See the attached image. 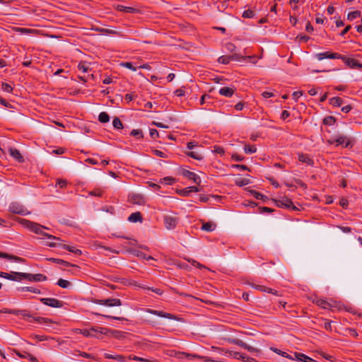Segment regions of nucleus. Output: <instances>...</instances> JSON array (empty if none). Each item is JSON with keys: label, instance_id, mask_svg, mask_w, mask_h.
<instances>
[{"label": "nucleus", "instance_id": "obj_1", "mask_svg": "<svg viewBox=\"0 0 362 362\" xmlns=\"http://www.w3.org/2000/svg\"><path fill=\"white\" fill-rule=\"evenodd\" d=\"M19 223L23 225L25 228H28L32 232L36 233L42 235L45 237H47L49 240H55V241H59V238L57 237H55L52 235H49L45 232H43V229H48L47 227H45L37 223L32 222L29 220L21 218L19 220Z\"/></svg>", "mask_w": 362, "mask_h": 362}, {"label": "nucleus", "instance_id": "obj_2", "mask_svg": "<svg viewBox=\"0 0 362 362\" xmlns=\"http://www.w3.org/2000/svg\"><path fill=\"white\" fill-rule=\"evenodd\" d=\"M163 221L167 230H173L177 227L180 218L175 214L173 213L164 216Z\"/></svg>", "mask_w": 362, "mask_h": 362}, {"label": "nucleus", "instance_id": "obj_3", "mask_svg": "<svg viewBox=\"0 0 362 362\" xmlns=\"http://www.w3.org/2000/svg\"><path fill=\"white\" fill-rule=\"evenodd\" d=\"M18 276V279H27L30 281H43L47 280V276L42 274H32L22 272H13Z\"/></svg>", "mask_w": 362, "mask_h": 362}, {"label": "nucleus", "instance_id": "obj_4", "mask_svg": "<svg viewBox=\"0 0 362 362\" xmlns=\"http://www.w3.org/2000/svg\"><path fill=\"white\" fill-rule=\"evenodd\" d=\"M90 301L95 304L105 305L107 307H117V306L122 305V301L119 298H107V299L92 298Z\"/></svg>", "mask_w": 362, "mask_h": 362}, {"label": "nucleus", "instance_id": "obj_5", "mask_svg": "<svg viewBox=\"0 0 362 362\" xmlns=\"http://www.w3.org/2000/svg\"><path fill=\"white\" fill-rule=\"evenodd\" d=\"M9 211L13 214H17L23 216L29 214L30 212L28 209L19 203H12L9 206Z\"/></svg>", "mask_w": 362, "mask_h": 362}, {"label": "nucleus", "instance_id": "obj_6", "mask_svg": "<svg viewBox=\"0 0 362 362\" xmlns=\"http://www.w3.org/2000/svg\"><path fill=\"white\" fill-rule=\"evenodd\" d=\"M177 357L180 358H186L187 360H193L194 358H202L204 360V362H221L219 361L214 360L209 357L200 356L196 354H190L185 352L179 353Z\"/></svg>", "mask_w": 362, "mask_h": 362}, {"label": "nucleus", "instance_id": "obj_7", "mask_svg": "<svg viewBox=\"0 0 362 362\" xmlns=\"http://www.w3.org/2000/svg\"><path fill=\"white\" fill-rule=\"evenodd\" d=\"M129 202L132 204L145 205L146 203V198L141 194H132L129 196Z\"/></svg>", "mask_w": 362, "mask_h": 362}, {"label": "nucleus", "instance_id": "obj_8", "mask_svg": "<svg viewBox=\"0 0 362 362\" xmlns=\"http://www.w3.org/2000/svg\"><path fill=\"white\" fill-rule=\"evenodd\" d=\"M276 205L279 207H285L293 210H297L298 209L293 205L292 201L288 197H284L276 201Z\"/></svg>", "mask_w": 362, "mask_h": 362}, {"label": "nucleus", "instance_id": "obj_9", "mask_svg": "<svg viewBox=\"0 0 362 362\" xmlns=\"http://www.w3.org/2000/svg\"><path fill=\"white\" fill-rule=\"evenodd\" d=\"M40 301L44 305L52 308H61L62 306V302L54 298H40Z\"/></svg>", "mask_w": 362, "mask_h": 362}, {"label": "nucleus", "instance_id": "obj_10", "mask_svg": "<svg viewBox=\"0 0 362 362\" xmlns=\"http://www.w3.org/2000/svg\"><path fill=\"white\" fill-rule=\"evenodd\" d=\"M344 61V62L349 66L351 69L362 68V64L359 63L357 60L353 58H349L341 55V58H339Z\"/></svg>", "mask_w": 362, "mask_h": 362}, {"label": "nucleus", "instance_id": "obj_11", "mask_svg": "<svg viewBox=\"0 0 362 362\" xmlns=\"http://www.w3.org/2000/svg\"><path fill=\"white\" fill-rule=\"evenodd\" d=\"M315 57L319 61H321L324 59H339V58H341V55L338 53H332V52H325L316 54Z\"/></svg>", "mask_w": 362, "mask_h": 362}, {"label": "nucleus", "instance_id": "obj_12", "mask_svg": "<svg viewBox=\"0 0 362 362\" xmlns=\"http://www.w3.org/2000/svg\"><path fill=\"white\" fill-rule=\"evenodd\" d=\"M146 312L148 313L157 315L158 317H165V318H168V319H170V320H177V317L175 315H172L170 313H165L163 311H159V310H156L147 309Z\"/></svg>", "mask_w": 362, "mask_h": 362}, {"label": "nucleus", "instance_id": "obj_13", "mask_svg": "<svg viewBox=\"0 0 362 362\" xmlns=\"http://www.w3.org/2000/svg\"><path fill=\"white\" fill-rule=\"evenodd\" d=\"M92 329H94L93 334L95 336L93 337L100 339L103 335H109L110 329L103 327H93Z\"/></svg>", "mask_w": 362, "mask_h": 362}, {"label": "nucleus", "instance_id": "obj_14", "mask_svg": "<svg viewBox=\"0 0 362 362\" xmlns=\"http://www.w3.org/2000/svg\"><path fill=\"white\" fill-rule=\"evenodd\" d=\"M294 358H295V359L293 361H297L316 362V361H315L312 358H310L302 353L295 352Z\"/></svg>", "mask_w": 362, "mask_h": 362}, {"label": "nucleus", "instance_id": "obj_15", "mask_svg": "<svg viewBox=\"0 0 362 362\" xmlns=\"http://www.w3.org/2000/svg\"><path fill=\"white\" fill-rule=\"evenodd\" d=\"M1 313H6V314H13V315H21L24 317H28L29 315L26 313L25 310H11L8 308H4L0 310Z\"/></svg>", "mask_w": 362, "mask_h": 362}, {"label": "nucleus", "instance_id": "obj_16", "mask_svg": "<svg viewBox=\"0 0 362 362\" xmlns=\"http://www.w3.org/2000/svg\"><path fill=\"white\" fill-rule=\"evenodd\" d=\"M184 175L187 177L188 179L192 180L196 184L199 185L201 182L200 177L193 172L186 170L184 173Z\"/></svg>", "mask_w": 362, "mask_h": 362}, {"label": "nucleus", "instance_id": "obj_17", "mask_svg": "<svg viewBox=\"0 0 362 362\" xmlns=\"http://www.w3.org/2000/svg\"><path fill=\"white\" fill-rule=\"evenodd\" d=\"M9 153L10 155L18 162L22 163L24 161L23 157L18 149L11 148H9Z\"/></svg>", "mask_w": 362, "mask_h": 362}, {"label": "nucleus", "instance_id": "obj_18", "mask_svg": "<svg viewBox=\"0 0 362 362\" xmlns=\"http://www.w3.org/2000/svg\"><path fill=\"white\" fill-rule=\"evenodd\" d=\"M272 350L274 352L276 353L277 354H279L283 357L287 358L292 361H293L295 359V358H294L295 352H291L290 354H288V353L283 351L279 349H272Z\"/></svg>", "mask_w": 362, "mask_h": 362}, {"label": "nucleus", "instance_id": "obj_19", "mask_svg": "<svg viewBox=\"0 0 362 362\" xmlns=\"http://www.w3.org/2000/svg\"><path fill=\"white\" fill-rule=\"evenodd\" d=\"M335 143L337 146L344 144V146L347 147L350 144V141L347 136L343 135L339 136L337 139H335Z\"/></svg>", "mask_w": 362, "mask_h": 362}, {"label": "nucleus", "instance_id": "obj_20", "mask_svg": "<svg viewBox=\"0 0 362 362\" xmlns=\"http://www.w3.org/2000/svg\"><path fill=\"white\" fill-rule=\"evenodd\" d=\"M234 88L230 87H223L220 88L219 93L226 97H231L234 93Z\"/></svg>", "mask_w": 362, "mask_h": 362}, {"label": "nucleus", "instance_id": "obj_21", "mask_svg": "<svg viewBox=\"0 0 362 362\" xmlns=\"http://www.w3.org/2000/svg\"><path fill=\"white\" fill-rule=\"evenodd\" d=\"M0 258H5V259H8L9 260H14L15 262H23V259L19 257L11 255L8 253H5V252H0Z\"/></svg>", "mask_w": 362, "mask_h": 362}, {"label": "nucleus", "instance_id": "obj_22", "mask_svg": "<svg viewBox=\"0 0 362 362\" xmlns=\"http://www.w3.org/2000/svg\"><path fill=\"white\" fill-rule=\"evenodd\" d=\"M128 221L132 223L141 222L142 215L140 212L132 213L129 217Z\"/></svg>", "mask_w": 362, "mask_h": 362}, {"label": "nucleus", "instance_id": "obj_23", "mask_svg": "<svg viewBox=\"0 0 362 362\" xmlns=\"http://www.w3.org/2000/svg\"><path fill=\"white\" fill-rule=\"evenodd\" d=\"M299 161L306 163L309 165H313V160L307 154L300 153L298 155Z\"/></svg>", "mask_w": 362, "mask_h": 362}, {"label": "nucleus", "instance_id": "obj_24", "mask_svg": "<svg viewBox=\"0 0 362 362\" xmlns=\"http://www.w3.org/2000/svg\"><path fill=\"white\" fill-rule=\"evenodd\" d=\"M216 225L211 221L204 223L202 226V230L207 232H211L215 230Z\"/></svg>", "mask_w": 362, "mask_h": 362}, {"label": "nucleus", "instance_id": "obj_25", "mask_svg": "<svg viewBox=\"0 0 362 362\" xmlns=\"http://www.w3.org/2000/svg\"><path fill=\"white\" fill-rule=\"evenodd\" d=\"M329 308H327L328 310H340L341 308V304L340 302H338L337 300H328Z\"/></svg>", "mask_w": 362, "mask_h": 362}, {"label": "nucleus", "instance_id": "obj_26", "mask_svg": "<svg viewBox=\"0 0 362 362\" xmlns=\"http://www.w3.org/2000/svg\"><path fill=\"white\" fill-rule=\"evenodd\" d=\"M116 9L119 11H124L126 13H135L137 11L136 8H134L133 7L124 6L122 5H117L116 6Z\"/></svg>", "mask_w": 362, "mask_h": 362}, {"label": "nucleus", "instance_id": "obj_27", "mask_svg": "<svg viewBox=\"0 0 362 362\" xmlns=\"http://www.w3.org/2000/svg\"><path fill=\"white\" fill-rule=\"evenodd\" d=\"M251 286L253 287L254 288L259 290L261 291L271 293H274V294H276V291H274L273 289H272L270 288H267V287H266L264 286L255 285L254 284H252Z\"/></svg>", "mask_w": 362, "mask_h": 362}, {"label": "nucleus", "instance_id": "obj_28", "mask_svg": "<svg viewBox=\"0 0 362 362\" xmlns=\"http://www.w3.org/2000/svg\"><path fill=\"white\" fill-rule=\"evenodd\" d=\"M314 302L315 303V304L317 305H318L319 307H320L323 309H327V308H329V304L328 303V300H327L317 298L314 300Z\"/></svg>", "mask_w": 362, "mask_h": 362}, {"label": "nucleus", "instance_id": "obj_29", "mask_svg": "<svg viewBox=\"0 0 362 362\" xmlns=\"http://www.w3.org/2000/svg\"><path fill=\"white\" fill-rule=\"evenodd\" d=\"M235 55L221 56L218 58V62L221 64H228L231 60L235 59Z\"/></svg>", "mask_w": 362, "mask_h": 362}, {"label": "nucleus", "instance_id": "obj_30", "mask_svg": "<svg viewBox=\"0 0 362 362\" xmlns=\"http://www.w3.org/2000/svg\"><path fill=\"white\" fill-rule=\"evenodd\" d=\"M108 336L114 337L115 339H121V338H122L124 337V332H122L121 331L115 330V329H110V332H109V335Z\"/></svg>", "mask_w": 362, "mask_h": 362}, {"label": "nucleus", "instance_id": "obj_31", "mask_svg": "<svg viewBox=\"0 0 362 362\" xmlns=\"http://www.w3.org/2000/svg\"><path fill=\"white\" fill-rule=\"evenodd\" d=\"M61 247L64 249L67 250L68 251L74 253L76 255H80L81 254V251L78 249H76L74 246L67 245H62Z\"/></svg>", "mask_w": 362, "mask_h": 362}, {"label": "nucleus", "instance_id": "obj_32", "mask_svg": "<svg viewBox=\"0 0 362 362\" xmlns=\"http://www.w3.org/2000/svg\"><path fill=\"white\" fill-rule=\"evenodd\" d=\"M342 99L339 97H334L329 99V104L334 107H339L342 105Z\"/></svg>", "mask_w": 362, "mask_h": 362}, {"label": "nucleus", "instance_id": "obj_33", "mask_svg": "<svg viewBox=\"0 0 362 362\" xmlns=\"http://www.w3.org/2000/svg\"><path fill=\"white\" fill-rule=\"evenodd\" d=\"M187 155L190 156L191 158L198 160H201L203 159V156L202 155V153H200L196 151H189V152L187 153Z\"/></svg>", "mask_w": 362, "mask_h": 362}, {"label": "nucleus", "instance_id": "obj_34", "mask_svg": "<svg viewBox=\"0 0 362 362\" xmlns=\"http://www.w3.org/2000/svg\"><path fill=\"white\" fill-rule=\"evenodd\" d=\"M19 291H30L34 293H40V291L38 288L30 286L21 287L18 289Z\"/></svg>", "mask_w": 362, "mask_h": 362}, {"label": "nucleus", "instance_id": "obj_35", "mask_svg": "<svg viewBox=\"0 0 362 362\" xmlns=\"http://www.w3.org/2000/svg\"><path fill=\"white\" fill-rule=\"evenodd\" d=\"M98 120L101 122V123H106L107 122H109L110 120V117L108 115V114L105 112H102L100 113L99 116H98Z\"/></svg>", "mask_w": 362, "mask_h": 362}, {"label": "nucleus", "instance_id": "obj_36", "mask_svg": "<svg viewBox=\"0 0 362 362\" xmlns=\"http://www.w3.org/2000/svg\"><path fill=\"white\" fill-rule=\"evenodd\" d=\"M361 15V13L359 11H355L353 12H350L349 13H348L347 19L349 21H351L360 17Z\"/></svg>", "mask_w": 362, "mask_h": 362}, {"label": "nucleus", "instance_id": "obj_37", "mask_svg": "<svg viewBox=\"0 0 362 362\" xmlns=\"http://www.w3.org/2000/svg\"><path fill=\"white\" fill-rule=\"evenodd\" d=\"M105 358L115 359L119 361H124V357L122 355H112L109 354H105Z\"/></svg>", "mask_w": 362, "mask_h": 362}, {"label": "nucleus", "instance_id": "obj_38", "mask_svg": "<svg viewBox=\"0 0 362 362\" xmlns=\"http://www.w3.org/2000/svg\"><path fill=\"white\" fill-rule=\"evenodd\" d=\"M57 284L59 286L64 288H69L71 286V283L69 281L63 279H59L57 281Z\"/></svg>", "mask_w": 362, "mask_h": 362}, {"label": "nucleus", "instance_id": "obj_39", "mask_svg": "<svg viewBox=\"0 0 362 362\" xmlns=\"http://www.w3.org/2000/svg\"><path fill=\"white\" fill-rule=\"evenodd\" d=\"M244 151L245 153L251 154L257 151V148L254 145H245Z\"/></svg>", "mask_w": 362, "mask_h": 362}, {"label": "nucleus", "instance_id": "obj_40", "mask_svg": "<svg viewBox=\"0 0 362 362\" xmlns=\"http://www.w3.org/2000/svg\"><path fill=\"white\" fill-rule=\"evenodd\" d=\"M250 183V180L247 178H239L235 180V185L239 187L247 185Z\"/></svg>", "mask_w": 362, "mask_h": 362}, {"label": "nucleus", "instance_id": "obj_41", "mask_svg": "<svg viewBox=\"0 0 362 362\" xmlns=\"http://www.w3.org/2000/svg\"><path fill=\"white\" fill-rule=\"evenodd\" d=\"M94 329H92V328L90 329H81L80 330V333L82 334L83 336L85 337H93L95 335L93 334V332H94Z\"/></svg>", "mask_w": 362, "mask_h": 362}, {"label": "nucleus", "instance_id": "obj_42", "mask_svg": "<svg viewBox=\"0 0 362 362\" xmlns=\"http://www.w3.org/2000/svg\"><path fill=\"white\" fill-rule=\"evenodd\" d=\"M48 260L51 261V262H53L54 263H57V264H62V265L66 266V267H68V266L71 265L69 262H68L66 261H64L63 259H61L49 258V259H48Z\"/></svg>", "mask_w": 362, "mask_h": 362}, {"label": "nucleus", "instance_id": "obj_43", "mask_svg": "<svg viewBox=\"0 0 362 362\" xmlns=\"http://www.w3.org/2000/svg\"><path fill=\"white\" fill-rule=\"evenodd\" d=\"M188 262L191 263L192 265L197 267V268H199V269H207L205 266L202 265V264H200L199 262H197L196 260L193 259H189V258H186L185 259Z\"/></svg>", "mask_w": 362, "mask_h": 362}, {"label": "nucleus", "instance_id": "obj_44", "mask_svg": "<svg viewBox=\"0 0 362 362\" xmlns=\"http://www.w3.org/2000/svg\"><path fill=\"white\" fill-rule=\"evenodd\" d=\"M113 127L117 129H121L123 127L121 120L118 117H115L112 121Z\"/></svg>", "mask_w": 362, "mask_h": 362}, {"label": "nucleus", "instance_id": "obj_45", "mask_svg": "<svg viewBox=\"0 0 362 362\" xmlns=\"http://www.w3.org/2000/svg\"><path fill=\"white\" fill-rule=\"evenodd\" d=\"M222 351L226 354L234 358H238L239 352L230 351L228 349H223Z\"/></svg>", "mask_w": 362, "mask_h": 362}, {"label": "nucleus", "instance_id": "obj_46", "mask_svg": "<svg viewBox=\"0 0 362 362\" xmlns=\"http://www.w3.org/2000/svg\"><path fill=\"white\" fill-rule=\"evenodd\" d=\"M13 272H11V274L5 273L4 276H4V278L9 279V280H12V281H21V279H18V276H16Z\"/></svg>", "mask_w": 362, "mask_h": 362}, {"label": "nucleus", "instance_id": "obj_47", "mask_svg": "<svg viewBox=\"0 0 362 362\" xmlns=\"http://www.w3.org/2000/svg\"><path fill=\"white\" fill-rule=\"evenodd\" d=\"M13 352L18 356H19L20 358H28L29 359V356H28V355H31L30 353L28 352H26V351H20L18 350H13Z\"/></svg>", "mask_w": 362, "mask_h": 362}, {"label": "nucleus", "instance_id": "obj_48", "mask_svg": "<svg viewBox=\"0 0 362 362\" xmlns=\"http://www.w3.org/2000/svg\"><path fill=\"white\" fill-rule=\"evenodd\" d=\"M335 122V119L334 117L332 116H328V117H326L324 119H323V123L325 124H327V125H332L334 124Z\"/></svg>", "mask_w": 362, "mask_h": 362}, {"label": "nucleus", "instance_id": "obj_49", "mask_svg": "<svg viewBox=\"0 0 362 362\" xmlns=\"http://www.w3.org/2000/svg\"><path fill=\"white\" fill-rule=\"evenodd\" d=\"M131 136H135L137 139H141L143 137V133L141 129H133L131 133Z\"/></svg>", "mask_w": 362, "mask_h": 362}, {"label": "nucleus", "instance_id": "obj_50", "mask_svg": "<svg viewBox=\"0 0 362 362\" xmlns=\"http://www.w3.org/2000/svg\"><path fill=\"white\" fill-rule=\"evenodd\" d=\"M175 182V178L171 177H165L160 180V183H164L166 185H172Z\"/></svg>", "mask_w": 362, "mask_h": 362}, {"label": "nucleus", "instance_id": "obj_51", "mask_svg": "<svg viewBox=\"0 0 362 362\" xmlns=\"http://www.w3.org/2000/svg\"><path fill=\"white\" fill-rule=\"evenodd\" d=\"M255 16V12L250 9L245 11L243 17L245 18H252Z\"/></svg>", "mask_w": 362, "mask_h": 362}, {"label": "nucleus", "instance_id": "obj_52", "mask_svg": "<svg viewBox=\"0 0 362 362\" xmlns=\"http://www.w3.org/2000/svg\"><path fill=\"white\" fill-rule=\"evenodd\" d=\"M135 255L137 256V257H139L144 259H146V260H150V259H153V257H151V256H149V255H147L146 254H144V252H140V251H137L135 252Z\"/></svg>", "mask_w": 362, "mask_h": 362}, {"label": "nucleus", "instance_id": "obj_53", "mask_svg": "<svg viewBox=\"0 0 362 362\" xmlns=\"http://www.w3.org/2000/svg\"><path fill=\"white\" fill-rule=\"evenodd\" d=\"M78 69L83 73L88 71L89 67L86 62H80L78 65Z\"/></svg>", "mask_w": 362, "mask_h": 362}, {"label": "nucleus", "instance_id": "obj_54", "mask_svg": "<svg viewBox=\"0 0 362 362\" xmlns=\"http://www.w3.org/2000/svg\"><path fill=\"white\" fill-rule=\"evenodd\" d=\"M103 194V191L101 189H95L89 192V194L95 197H101Z\"/></svg>", "mask_w": 362, "mask_h": 362}, {"label": "nucleus", "instance_id": "obj_55", "mask_svg": "<svg viewBox=\"0 0 362 362\" xmlns=\"http://www.w3.org/2000/svg\"><path fill=\"white\" fill-rule=\"evenodd\" d=\"M1 88L6 93H11L13 91V88L11 85L6 83H2Z\"/></svg>", "mask_w": 362, "mask_h": 362}, {"label": "nucleus", "instance_id": "obj_56", "mask_svg": "<svg viewBox=\"0 0 362 362\" xmlns=\"http://www.w3.org/2000/svg\"><path fill=\"white\" fill-rule=\"evenodd\" d=\"M230 343L232 344H234L235 345H238L242 348H243L245 346V342H243L242 340L239 339H233L231 340H230Z\"/></svg>", "mask_w": 362, "mask_h": 362}, {"label": "nucleus", "instance_id": "obj_57", "mask_svg": "<svg viewBox=\"0 0 362 362\" xmlns=\"http://www.w3.org/2000/svg\"><path fill=\"white\" fill-rule=\"evenodd\" d=\"M121 65L125 68H127L129 69H131L134 71H136V67H135L132 63L131 62H124V63H122Z\"/></svg>", "mask_w": 362, "mask_h": 362}, {"label": "nucleus", "instance_id": "obj_58", "mask_svg": "<svg viewBox=\"0 0 362 362\" xmlns=\"http://www.w3.org/2000/svg\"><path fill=\"white\" fill-rule=\"evenodd\" d=\"M213 152L216 153L221 154V155H223L225 153V151H224L223 148L218 146H214Z\"/></svg>", "mask_w": 362, "mask_h": 362}, {"label": "nucleus", "instance_id": "obj_59", "mask_svg": "<svg viewBox=\"0 0 362 362\" xmlns=\"http://www.w3.org/2000/svg\"><path fill=\"white\" fill-rule=\"evenodd\" d=\"M150 136L153 139H156V138L160 137V133L158 132V130H156L155 129H150Z\"/></svg>", "mask_w": 362, "mask_h": 362}, {"label": "nucleus", "instance_id": "obj_60", "mask_svg": "<svg viewBox=\"0 0 362 362\" xmlns=\"http://www.w3.org/2000/svg\"><path fill=\"white\" fill-rule=\"evenodd\" d=\"M66 185H67V181L66 180H63V179L58 180V181L57 182V186H58L60 188L65 187L66 186Z\"/></svg>", "mask_w": 362, "mask_h": 362}, {"label": "nucleus", "instance_id": "obj_61", "mask_svg": "<svg viewBox=\"0 0 362 362\" xmlns=\"http://www.w3.org/2000/svg\"><path fill=\"white\" fill-rule=\"evenodd\" d=\"M153 153L158 156V157H161V158H167V155L165 152L162 151H160V150H154L153 151Z\"/></svg>", "mask_w": 362, "mask_h": 362}, {"label": "nucleus", "instance_id": "obj_62", "mask_svg": "<svg viewBox=\"0 0 362 362\" xmlns=\"http://www.w3.org/2000/svg\"><path fill=\"white\" fill-rule=\"evenodd\" d=\"M152 124L155 125L156 127H159V128L168 129L169 127L168 125H165V124H163L161 122H159L153 121L152 122Z\"/></svg>", "mask_w": 362, "mask_h": 362}, {"label": "nucleus", "instance_id": "obj_63", "mask_svg": "<svg viewBox=\"0 0 362 362\" xmlns=\"http://www.w3.org/2000/svg\"><path fill=\"white\" fill-rule=\"evenodd\" d=\"M185 90L183 88H179V89H177L175 91V95L178 96V97H182L183 95H185Z\"/></svg>", "mask_w": 362, "mask_h": 362}, {"label": "nucleus", "instance_id": "obj_64", "mask_svg": "<svg viewBox=\"0 0 362 362\" xmlns=\"http://www.w3.org/2000/svg\"><path fill=\"white\" fill-rule=\"evenodd\" d=\"M262 95L263 98H269L271 97H273L274 95L273 93L272 92H269V91H264L262 92Z\"/></svg>", "mask_w": 362, "mask_h": 362}]
</instances>
